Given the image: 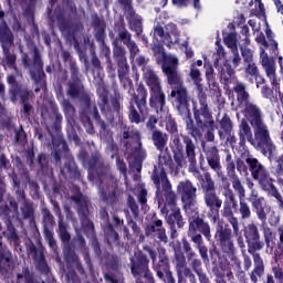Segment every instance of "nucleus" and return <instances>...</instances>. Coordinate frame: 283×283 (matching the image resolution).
Listing matches in <instances>:
<instances>
[{"label":"nucleus","mask_w":283,"mask_h":283,"mask_svg":"<svg viewBox=\"0 0 283 283\" xmlns=\"http://www.w3.org/2000/svg\"><path fill=\"white\" fill-rule=\"evenodd\" d=\"M256 43H260V59L261 65L263 66L268 78L272 81V84L275 85V90H277V80H275V60L273 57H269L266 54V48H269V43L266 42V38L262 32H256L255 36Z\"/></svg>","instance_id":"10"},{"label":"nucleus","mask_w":283,"mask_h":283,"mask_svg":"<svg viewBox=\"0 0 283 283\" xmlns=\"http://www.w3.org/2000/svg\"><path fill=\"white\" fill-rule=\"evenodd\" d=\"M188 76L190 81H192L193 85H196V90L198 91V98L201 112L206 116V118H209V113L207 112V95L205 94V87L202 86V73H200V70L198 67H196V64L190 65V72Z\"/></svg>","instance_id":"15"},{"label":"nucleus","mask_w":283,"mask_h":283,"mask_svg":"<svg viewBox=\"0 0 283 283\" xmlns=\"http://www.w3.org/2000/svg\"><path fill=\"white\" fill-rule=\"evenodd\" d=\"M193 3V8L196 10H200V0H172V3L175 6H179V8H182V6H187V3Z\"/></svg>","instance_id":"58"},{"label":"nucleus","mask_w":283,"mask_h":283,"mask_svg":"<svg viewBox=\"0 0 283 283\" xmlns=\"http://www.w3.org/2000/svg\"><path fill=\"white\" fill-rule=\"evenodd\" d=\"M84 105L87 106L88 111L82 112V120L85 127H87L86 132L92 134V122H90V116L95 118V120H98V109H96V106H90V97L87 96L84 97Z\"/></svg>","instance_id":"26"},{"label":"nucleus","mask_w":283,"mask_h":283,"mask_svg":"<svg viewBox=\"0 0 283 283\" xmlns=\"http://www.w3.org/2000/svg\"><path fill=\"white\" fill-rule=\"evenodd\" d=\"M12 269V253L10 250L0 249V273H8Z\"/></svg>","instance_id":"32"},{"label":"nucleus","mask_w":283,"mask_h":283,"mask_svg":"<svg viewBox=\"0 0 283 283\" xmlns=\"http://www.w3.org/2000/svg\"><path fill=\"white\" fill-rule=\"evenodd\" d=\"M213 273L216 275L217 283H227V281L231 282V280H233V272L229 264L221 263L218 268L213 269Z\"/></svg>","instance_id":"28"},{"label":"nucleus","mask_w":283,"mask_h":283,"mask_svg":"<svg viewBox=\"0 0 283 283\" xmlns=\"http://www.w3.org/2000/svg\"><path fill=\"white\" fill-rule=\"evenodd\" d=\"M272 273L274 274V280L277 283H283V270L280 266L272 268Z\"/></svg>","instance_id":"63"},{"label":"nucleus","mask_w":283,"mask_h":283,"mask_svg":"<svg viewBox=\"0 0 283 283\" xmlns=\"http://www.w3.org/2000/svg\"><path fill=\"white\" fill-rule=\"evenodd\" d=\"M232 187L234 191L239 193V199L247 198V190H244V186H242V182L238 177L233 178Z\"/></svg>","instance_id":"47"},{"label":"nucleus","mask_w":283,"mask_h":283,"mask_svg":"<svg viewBox=\"0 0 283 283\" xmlns=\"http://www.w3.org/2000/svg\"><path fill=\"white\" fill-rule=\"evenodd\" d=\"M188 235L191 238L192 242L197 244L198 249H205V245L202 244V235L191 232V228H189Z\"/></svg>","instance_id":"56"},{"label":"nucleus","mask_w":283,"mask_h":283,"mask_svg":"<svg viewBox=\"0 0 283 283\" xmlns=\"http://www.w3.org/2000/svg\"><path fill=\"white\" fill-rule=\"evenodd\" d=\"M263 233L268 249H273V247H275V234L271 231V228H264Z\"/></svg>","instance_id":"50"},{"label":"nucleus","mask_w":283,"mask_h":283,"mask_svg":"<svg viewBox=\"0 0 283 283\" xmlns=\"http://www.w3.org/2000/svg\"><path fill=\"white\" fill-rule=\"evenodd\" d=\"M175 261H176V269H177V275H185V272H182V269L187 266V259L185 258V254L179 250L175 249Z\"/></svg>","instance_id":"40"},{"label":"nucleus","mask_w":283,"mask_h":283,"mask_svg":"<svg viewBox=\"0 0 283 283\" xmlns=\"http://www.w3.org/2000/svg\"><path fill=\"white\" fill-rule=\"evenodd\" d=\"M205 203L206 207L210 209V211H213V209H220L222 207V201L216 195V192H208L205 195Z\"/></svg>","instance_id":"37"},{"label":"nucleus","mask_w":283,"mask_h":283,"mask_svg":"<svg viewBox=\"0 0 283 283\" xmlns=\"http://www.w3.org/2000/svg\"><path fill=\"white\" fill-rule=\"evenodd\" d=\"M271 82V85H272V90L264 86L262 88V94L264 96V98H275V96H277V94H280V78H277V75L275 74V81H276V87L275 88V85L273 84V81L271 80V77H268Z\"/></svg>","instance_id":"39"},{"label":"nucleus","mask_w":283,"mask_h":283,"mask_svg":"<svg viewBox=\"0 0 283 283\" xmlns=\"http://www.w3.org/2000/svg\"><path fill=\"white\" fill-rule=\"evenodd\" d=\"M217 45V52L214 53L216 56V61H214V65L221 76V78H223V81H226V83H229L231 76L235 73L233 71V67H231V65H229V61H226L223 66L222 64H220V61H222V59H224L227 56V52L224 51V48L222 46V44H220L219 42H216Z\"/></svg>","instance_id":"18"},{"label":"nucleus","mask_w":283,"mask_h":283,"mask_svg":"<svg viewBox=\"0 0 283 283\" xmlns=\"http://www.w3.org/2000/svg\"><path fill=\"white\" fill-rule=\"evenodd\" d=\"M216 239L222 247H227L231 242V229L219 223L217 226Z\"/></svg>","instance_id":"33"},{"label":"nucleus","mask_w":283,"mask_h":283,"mask_svg":"<svg viewBox=\"0 0 283 283\" xmlns=\"http://www.w3.org/2000/svg\"><path fill=\"white\" fill-rule=\"evenodd\" d=\"M219 138L227 145H235V134L233 133V124L227 115L220 120Z\"/></svg>","instance_id":"20"},{"label":"nucleus","mask_w":283,"mask_h":283,"mask_svg":"<svg viewBox=\"0 0 283 283\" xmlns=\"http://www.w3.org/2000/svg\"><path fill=\"white\" fill-rule=\"evenodd\" d=\"M172 145L176 147V149H174V158L177 166H172L174 161L169 154L164 153L159 155V164L158 167H155L153 182L157 187L156 195L158 206L163 216H166V220L168 224H170L174 235V233H176L174 224H177L180 229L185 226V221H182L180 208L176 205V193L171 190V184H169V179L167 178V171H171V174L177 176V174H180L182 167H187V160H185V154H182V144H180V139L175 138Z\"/></svg>","instance_id":"1"},{"label":"nucleus","mask_w":283,"mask_h":283,"mask_svg":"<svg viewBox=\"0 0 283 283\" xmlns=\"http://www.w3.org/2000/svg\"><path fill=\"white\" fill-rule=\"evenodd\" d=\"M53 146L55 149V151L53 153V156H54L55 160L59 161V160H61V155H60L61 149H63V151H66L67 145L65 144V142L63 139H59V145L56 146V142L53 140Z\"/></svg>","instance_id":"51"},{"label":"nucleus","mask_w":283,"mask_h":283,"mask_svg":"<svg viewBox=\"0 0 283 283\" xmlns=\"http://www.w3.org/2000/svg\"><path fill=\"white\" fill-rule=\"evenodd\" d=\"M81 94V82H74L69 84V95L72 98H76Z\"/></svg>","instance_id":"55"},{"label":"nucleus","mask_w":283,"mask_h":283,"mask_svg":"<svg viewBox=\"0 0 283 283\" xmlns=\"http://www.w3.org/2000/svg\"><path fill=\"white\" fill-rule=\"evenodd\" d=\"M177 191L181 195V200L185 203L186 213H191L193 211L195 216H198L197 211V201H196V192L198 189L193 187V184L189 180H185L179 182L177 187Z\"/></svg>","instance_id":"13"},{"label":"nucleus","mask_w":283,"mask_h":283,"mask_svg":"<svg viewBox=\"0 0 283 283\" xmlns=\"http://www.w3.org/2000/svg\"><path fill=\"white\" fill-rule=\"evenodd\" d=\"M189 229L190 233H196V231H200L201 233H203L205 238L211 240V227L199 217H193L192 219H190Z\"/></svg>","instance_id":"25"},{"label":"nucleus","mask_w":283,"mask_h":283,"mask_svg":"<svg viewBox=\"0 0 283 283\" xmlns=\"http://www.w3.org/2000/svg\"><path fill=\"white\" fill-rule=\"evenodd\" d=\"M64 260L66 263V282L67 283H81V277L76 274V271L80 275H85V269L83 263L78 260V255L72 249L64 250ZM76 269V271L74 270Z\"/></svg>","instance_id":"12"},{"label":"nucleus","mask_w":283,"mask_h":283,"mask_svg":"<svg viewBox=\"0 0 283 283\" xmlns=\"http://www.w3.org/2000/svg\"><path fill=\"white\" fill-rule=\"evenodd\" d=\"M237 277H245L247 273L242 271V262L237 256L231 258Z\"/></svg>","instance_id":"53"},{"label":"nucleus","mask_w":283,"mask_h":283,"mask_svg":"<svg viewBox=\"0 0 283 283\" xmlns=\"http://www.w3.org/2000/svg\"><path fill=\"white\" fill-rule=\"evenodd\" d=\"M230 61L232 63L233 69L240 66V63H242V57H240V53L238 52V50L232 51V56H231Z\"/></svg>","instance_id":"61"},{"label":"nucleus","mask_w":283,"mask_h":283,"mask_svg":"<svg viewBox=\"0 0 283 283\" xmlns=\"http://www.w3.org/2000/svg\"><path fill=\"white\" fill-rule=\"evenodd\" d=\"M239 212L242 220H249L251 218V206L247 203L244 198L239 199Z\"/></svg>","instance_id":"42"},{"label":"nucleus","mask_w":283,"mask_h":283,"mask_svg":"<svg viewBox=\"0 0 283 283\" xmlns=\"http://www.w3.org/2000/svg\"><path fill=\"white\" fill-rule=\"evenodd\" d=\"M234 92L238 94L239 107H241L244 118L249 120L250 125H256L264 120V114L258 105L249 102V93L244 90V84H237Z\"/></svg>","instance_id":"5"},{"label":"nucleus","mask_w":283,"mask_h":283,"mask_svg":"<svg viewBox=\"0 0 283 283\" xmlns=\"http://www.w3.org/2000/svg\"><path fill=\"white\" fill-rule=\"evenodd\" d=\"M18 283H45L44 280L34 279V274L30 272V268H24L23 273L17 274Z\"/></svg>","instance_id":"34"},{"label":"nucleus","mask_w":283,"mask_h":283,"mask_svg":"<svg viewBox=\"0 0 283 283\" xmlns=\"http://www.w3.org/2000/svg\"><path fill=\"white\" fill-rule=\"evenodd\" d=\"M249 253L253 255L254 260V269L250 273V280L252 283H258V277H262L264 275V261L260 253H255L256 249H249Z\"/></svg>","instance_id":"23"},{"label":"nucleus","mask_w":283,"mask_h":283,"mask_svg":"<svg viewBox=\"0 0 283 283\" xmlns=\"http://www.w3.org/2000/svg\"><path fill=\"white\" fill-rule=\"evenodd\" d=\"M105 233L108 244H114V242H118V233L114 231V228H112L111 224L106 227Z\"/></svg>","instance_id":"52"},{"label":"nucleus","mask_w":283,"mask_h":283,"mask_svg":"<svg viewBox=\"0 0 283 283\" xmlns=\"http://www.w3.org/2000/svg\"><path fill=\"white\" fill-rule=\"evenodd\" d=\"M130 271L137 277L136 283H156L154 274L149 271V259L142 250H137L130 258Z\"/></svg>","instance_id":"7"},{"label":"nucleus","mask_w":283,"mask_h":283,"mask_svg":"<svg viewBox=\"0 0 283 283\" xmlns=\"http://www.w3.org/2000/svg\"><path fill=\"white\" fill-rule=\"evenodd\" d=\"M130 30L140 34L143 32V20L130 9Z\"/></svg>","instance_id":"41"},{"label":"nucleus","mask_w":283,"mask_h":283,"mask_svg":"<svg viewBox=\"0 0 283 283\" xmlns=\"http://www.w3.org/2000/svg\"><path fill=\"white\" fill-rule=\"evenodd\" d=\"M245 239L249 249H262V243L260 242V232L258 231V226L250 223L245 228Z\"/></svg>","instance_id":"24"},{"label":"nucleus","mask_w":283,"mask_h":283,"mask_svg":"<svg viewBox=\"0 0 283 283\" xmlns=\"http://www.w3.org/2000/svg\"><path fill=\"white\" fill-rule=\"evenodd\" d=\"M244 63H253V51L249 48L241 49Z\"/></svg>","instance_id":"59"},{"label":"nucleus","mask_w":283,"mask_h":283,"mask_svg":"<svg viewBox=\"0 0 283 283\" xmlns=\"http://www.w3.org/2000/svg\"><path fill=\"white\" fill-rule=\"evenodd\" d=\"M263 233L268 249H273V247H275V234L271 231V228H264Z\"/></svg>","instance_id":"49"},{"label":"nucleus","mask_w":283,"mask_h":283,"mask_svg":"<svg viewBox=\"0 0 283 283\" xmlns=\"http://www.w3.org/2000/svg\"><path fill=\"white\" fill-rule=\"evenodd\" d=\"M147 235H151V233H157L158 240L160 242H164V244H167V232L165 231V228H163V220H156L154 224L148 226L146 228Z\"/></svg>","instance_id":"29"},{"label":"nucleus","mask_w":283,"mask_h":283,"mask_svg":"<svg viewBox=\"0 0 283 283\" xmlns=\"http://www.w3.org/2000/svg\"><path fill=\"white\" fill-rule=\"evenodd\" d=\"M249 171L254 180L259 182L262 191H265L268 196H272L276 199L279 209H283V198L275 187V180L271 178V172L258 160L255 157H248L245 159Z\"/></svg>","instance_id":"3"},{"label":"nucleus","mask_w":283,"mask_h":283,"mask_svg":"<svg viewBox=\"0 0 283 283\" xmlns=\"http://www.w3.org/2000/svg\"><path fill=\"white\" fill-rule=\"evenodd\" d=\"M72 200L80 207V213H83V216H85V213H87V197L83 195H76L72 197Z\"/></svg>","instance_id":"44"},{"label":"nucleus","mask_w":283,"mask_h":283,"mask_svg":"<svg viewBox=\"0 0 283 283\" xmlns=\"http://www.w3.org/2000/svg\"><path fill=\"white\" fill-rule=\"evenodd\" d=\"M34 67L36 70V74H34V71H32V69H30V74H31V78H33V81H35V83H43V64H41V57H39V54H34Z\"/></svg>","instance_id":"36"},{"label":"nucleus","mask_w":283,"mask_h":283,"mask_svg":"<svg viewBox=\"0 0 283 283\" xmlns=\"http://www.w3.org/2000/svg\"><path fill=\"white\" fill-rule=\"evenodd\" d=\"M253 128V144L252 146L255 149H261L264 156H273L275 154V144L271 139V132L269 130V126L262 122L252 125Z\"/></svg>","instance_id":"6"},{"label":"nucleus","mask_w":283,"mask_h":283,"mask_svg":"<svg viewBox=\"0 0 283 283\" xmlns=\"http://www.w3.org/2000/svg\"><path fill=\"white\" fill-rule=\"evenodd\" d=\"M245 72L250 76H258V66L253 62H248V65L245 67Z\"/></svg>","instance_id":"64"},{"label":"nucleus","mask_w":283,"mask_h":283,"mask_svg":"<svg viewBox=\"0 0 283 283\" xmlns=\"http://www.w3.org/2000/svg\"><path fill=\"white\" fill-rule=\"evenodd\" d=\"M135 193L138 196V200L142 205L147 203V190L143 187H139L137 190H135Z\"/></svg>","instance_id":"62"},{"label":"nucleus","mask_w":283,"mask_h":283,"mask_svg":"<svg viewBox=\"0 0 283 283\" xmlns=\"http://www.w3.org/2000/svg\"><path fill=\"white\" fill-rule=\"evenodd\" d=\"M206 158L210 169H212V171L216 172L217 176L220 178V176H222V165L220 164L218 148H216V146H212L206 149Z\"/></svg>","instance_id":"22"},{"label":"nucleus","mask_w":283,"mask_h":283,"mask_svg":"<svg viewBox=\"0 0 283 283\" xmlns=\"http://www.w3.org/2000/svg\"><path fill=\"white\" fill-rule=\"evenodd\" d=\"M147 251L154 262V270L157 273V277L163 280L164 283H176V279H174V274L171 273L169 266V256L167 255V250L158 249L157 255L151 249H148Z\"/></svg>","instance_id":"8"},{"label":"nucleus","mask_w":283,"mask_h":283,"mask_svg":"<svg viewBox=\"0 0 283 283\" xmlns=\"http://www.w3.org/2000/svg\"><path fill=\"white\" fill-rule=\"evenodd\" d=\"M127 48L130 52V60L134 61V59H136V54L140 52V49H138V44L134 41L128 42Z\"/></svg>","instance_id":"60"},{"label":"nucleus","mask_w":283,"mask_h":283,"mask_svg":"<svg viewBox=\"0 0 283 283\" xmlns=\"http://www.w3.org/2000/svg\"><path fill=\"white\" fill-rule=\"evenodd\" d=\"M252 207L261 222H266V210L264 209L265 202L264 197H260L256 201H252Z\"/></svg>","instance_id":"35"},{"label":"nucleus","mask_w":283,"mask_h":283,"mask_svg":"<svg viewBox=\"0 0 283 283\" xmlns=\"http://www.w3.org/2000/svg\"><path fill=\"white\" fill-rule=\"evenodd\" d=\"M135 146L133 149V154L129 157V165L132 169H135L138 174L143 169L142 163L144 158H147V153L143 149V144L140 143V133L138 130L135 132Z\"/></svg>","instance_id":"19"},{"label":"nucleus","mask_w":283,"mask_h":283,"mask_svg":"<svg viewBox=\"0 0 283 283\" xmlns=\"http://www.w3.org/2000/svg\"><path fill=\"white\" fill-rule=\"evenodd\" d=\"M167 140H168L167 134L160 130H155L153 133V143L159 151H163L165 149V145H167Z\"/></svg>","instance_id":"38"},{"label":"nucleus","mask_w":283,"mask_h":283,"mask_svg":"<svg viewBox=\"0 0 283 283\" xmlns=\"http://www.w3.org/2000/svg\"><path fill=\"white\" fill-rule=\"evenodd\" d=\"M108 269L113 272H107L104 277L107 280V282L112 283H118V280L116 276L120 275V272L118 271V258L112 256V260L106 262Z\"/></svg>","instance_id":"31"},{"label":"nucleus","mask_w":283,"mask_h":283,"mask_svg":"<svg viewBox=\"0 0 283 283\" xmlns=\"http://www.w3.org/2000/svg\"><path fill=\"white\" fill-rule=\"evenodd\" d=\"M201 187L205 195L216 192V184L213 182V179H211V175H209V172H206L205 180Z\"/></svg>","instance_id":"43"},{"label":"nucleus","mask_w":283,"mask_h":283,"mask_svg":"<svg viewBox=\"0 0 283 283\" xmlns=\"http://www.w3.org/2000/svg\"><path fill=\"white\" fill-rule=\"evenodd\" d=\"M186 125H187V130L189 132L192 138H200L202 134L200 133V130H198V128L193 127V120L191 119V117L188 116L186 118Z\"/></svg>","instance_id":"48"},{"label":"nucleus","mask_w":283,"mask_h":283,"mask_svg":"<svg viewBox=\"0 0 283 283\" xmlns=\"http://www.w3.org/2000/svg\"><path fill=\"white\" fill-rule=\"evenodd\" d=\"M207 113L209 114V117L205 116V113H202V106H200L199 109L195 111V120L198 127H206L208 129L206 138L210 143H213L216 139V135H213V132H216V122H213V116H211V112H209L208 104Z\"/></svg>","instance_id":"17"},{"label":"nucleus","mask_w":283,"mask_h":283,"mask_svg":"<svg viewBox=\"0 0 283 283\" xmlns=\"http://www.w3.org/2000/svg\"><path fill=\"white\" fill-rule=\"evenodd\" d=\"M145 81L147 85L150 87V105L151 107L159 108L157 111V115L159 116L160 123H167L171 119V115H169V108L165 106V93L160 87V78L158 75L154 74L151 70H145Z\"/></svg>","instance_id":"4"},{"label":"nucleus","mask_w":283,"mask_h":283,"mask_svg":"<svg viewBox=\"0 0 283 283\" xmlns=\"http://www.w3.org/2000/svg\"><path fill=\"white\" fill-rule=\"evenodd\" d=\"M239 137L241 143H250V145H253V132L251 130V126L249 125V122L247 119H241L239 124Z\"/></svg>","instance_id":"30"},{"label":"nucleus","mask_w":283,"mask_h":283,"mask_svg":"<svg viewBox=\"0 0 283 283\" xmlns=\"http://www.w3.org/2000/svg\"><path fill=\"white\" fill-rule=\"evenodd\" d=\"M98 193L104 202H112L116 198V179L109 175H99Z\"/></svg>","instance_id":"16"},{"label":"nucleus","mask_w":283,"mask_h":283,"mask_svg":"<svg viewBox=\"0 0 283 283\" xmlns=\"http://www.w3.org/2000/svg\"><path fill=\"white\" fill-rule=\"evenodd\" d=\"M61 105L64 109V113L66 114V117L72 118V116H74V106H72L67 99H63Z\"/></svg>","instance_id":"57"},{"label":"nucleus","mask_w":283,"mask_h":283,"mask_svg":"<svg viewBox=\"0 0 283 283\" xmlns=\"http://www.w3.org/2000/svg\"><path fill=\"white\" fill-rule=\"evenodd\" d=\"M135 63H137V65H139L140 67H143V72H144V78H145V70H150V72H153V74L156 73L154 72V70L151 69V66H146L147 63H149V59L145 57V55H139L136 60Z\"/></svg>","instance_id":"54"},{"label":"nucleus","mask_w":283,"mask_h":283,"mask_svg":"<svg viewBox=\"0 0 283 283\" xmlns=\"http://www.w3.org/2000/svg\"><path fill=\"white\" fill-rule=\"evenodd\" d=\"M153 36L156 41H158V39L163 41L170 50L176 48V45H182V43L180 44V32L178 31V27L174 23H169L165 28L160 25L155 27Z\"/></svg>","instance_id":"11"},{"label":"nucleus","mask_w":283,"mask_h":283,"mask_svg":"<svg viewBox=\"0 0 283 283\" xmlns=\"http://www.w3.org/2000/svg\"><path fill=\"white\" fill-rule=\"evenodd\" d=\"M137 96L134 97V102L136 103L142 116L138 114V111L130 105V114L129 119L132 123H143L145 118H147V90L145 87L139 86L137 90Z\"/></svg>","instance_id":"14"},{"label":"nucleus","mask_w":283,"mask_h":283,"mask_svg":"<svg viewBox=\"0 0 283 283\" xmlns=\"http://www.w3.org/2000/svg\"><path fill=\"white\" fill-rule=\"evenodd\" d=\"M223 41L227 48H229L230 50H238V34L229 33L224 35Z\"/></svg>","instance_id":"45"},{"label":"nucleus","mask_w":283,"mask_h":283,"mask_svg":"<svg viewBox=\"0 0 283 283\" xmlns=\"http://www.w3.org/2000/svg\"><path fill=\"white\" fill-rule=\"evenodd\" d=\"M29 251L33 255L38 271H40V273H49L50 266H48V261H45L43 249H30Z\"/></svg>","instance_id":"27"},{"label":"nucleus","mask_w":283,"mask_h":283,"mask_svg":"<svg viewBox=\"0 0 283 283\" xmlns=\"http://www.w3.org/2000/svg\"><path fill=\"white\" fill-rule=\"evenodd\" d=\"M182 142L186 145V156L188 163L190 164L189 171L193 174L195 178L200 180V171H198V168H196V144H193V140H191V138H189L188 136H182Z\"/></svg>","instance_id":"21"},{"label":"nucleus","mask_w":283,"mask_h":283,"mask_svg":"<svg viewBox=\"0 0 283 283\" xmlns=\"http://www.w3.org/2000/svg\"><path fill=\"white\" fill-rule=\"evenodd\" d=\"M0 43L2 44L4 54L3 66L6 69L12 67L13 70H17V66H14L17 56L10 53V48H12V43H14V38L12 36V31H10L8 24L3 21V11H0Z\"/></svg>","instance_id":"9"},{"label":"nucleus","mask_w":283,"mask_h":283,"mask_svg":"<svg viewBox=\"0 0 283 283\" xmlns=\"http://www.w3.org/2000/svg\"><path fill=\"white\" fill-rule=\"evenodd\" d=\"M153 52L155 61L161 65L163 72L168 78L169 85H177L170 97L175 98V105L182 116H189V99L187 98V88L182 86V78L178 76V59L176 55L165 53V48L161 44L154 42Z\"/></svg>","instance_id":"2"},{"label":"nucleus","mask_w":283,"mask_h":283,"mask_svg":"<svg viewBox=\"0 0 283 283\" xmlns=\"http://www.w3.org/2000/svg\"><path fill=\"white\" fill-rule=\"evenodd\" d=\"M59 235L63 244H70V240L72 237L70 235V232H67V226H65V223L62 221H60Z\"/></svg>","instance_id":"46"}]
</instances>
